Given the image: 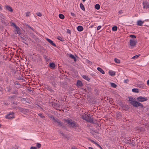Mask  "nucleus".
I'll use <instances>...</instances> for the list:
<instances>
[{
    "mask_svg": "<svg viewBox=\"0 0 149 149\" xmlns=\"http://www.w3.org/2000/svg\"><path fill=\"white\" fill-rule=\"evenodd\" d=\"M82 118L83 119L85 120L88 122H93L92 119L91 118V117L88 116V115L84 114L82 115Z\"/></svg>",
    "mask_w": 149,
    "mask_h": 149,
    "instance_id": "obj_3",
    "label": "nucleus"
},
{
    "mask_svg": "<svg viewBox=\"0 0 149 149\" xmlns=\"http://www.w3.org/2000/svg\"><path fill=\"white\" fill-rule=\"evenodd\" d=\"M129 36L130 37L132 38V39L136 38V36L134 35H130Z\"/></svg>",
    "mask_w": 149,
    "mask_h": 149,
    "instance_id": "obj_33",
    "label": "nucleus"
},
{
    "mask_svg": "<svg viewBox=\"0 0 149 149\" xmlns=\"http://www.w3.org/2000/svg\"><path fill=\"white\" fill-rule=\"evenodd\" d=\"M0 17H1L3 19H4L5 18V17L3 16V15L1 13H0Z\"/></svg>",
    "mask_w": 149,
    "mask_h": 149,
    "instance_id": "obj_31",
    "label": "nucleus"
},
{
    "mask_svg": "<svg viewBox=\"0 0 149 149\" xmlns=\"http://www.w3.org/2000/svg\"><path fill=\"white\" fill-rule=\"evenodd\" d=\"M29 28L30 29V28H31V27L30 26V27H29Z\"/></svg>",
    "mask_w": 149,
    "mask_h": 149,
    "instance_id": "obj_54",
    "label": "nucleus"
},
{
    "mask_svg": "<svg viewBox=\"0 0 149 149\" xmlns=\"http://www.w3.org/2000/svg\"><path fill=\"white\" fill-rule=\"evenodd\" d=\"M86 62L87 63H88L89 64H91L92 63L90 61H89L88 60H86Z\"/></svg>",
    "mask_w": 149,
    "mask_h": 149,
    "instance_id": "obj_42",
    "label": "nucleus"
},
{
    "mask_svg": "<svg viewBox=\"0 0 149 149\" xmlns=\"http://www.w3.org/2000/svg\"><path fill=\"white\" fill-rule=\"evenodd\" d=\"M69 57L71 58L72 59H73L75 61H76V59L75 57L72 54H70Z\"/></svg>",
    "mask_w": 149,
    "mask_h": 149,
    "instance_id": "obj_18",
    "label": "nucleus"
},
{
    "mask_svg": "<svg viewBox=\"0 0 149 149\" xmlns=\"http://www.w3.org/2000/svg\"><path fill=\"white\" fill-rule=\"evenodd\" d=\"M97 70L100 71L103 74H104L105 73L104 70L101 68L98 67L97 68Z\"/></svg>",
    "mask_w": 149,
    "mask_h": 149,
    "instance_id": "obj_16",
    "label": "nucleus"
},
{
    "mask_svg": "<svg viewBox=\"0 0 149 149\" xmlns=\"http://www.w3.org/2000/svg\"><path fill=\"white\" fill-rule=\"evenodd\" d=\"M115 62L117 63H120V60L116 58L114 60Z\"/></svg>",
    "mask_w": 149,
    "mask_h": 149,
    "instance_id": "obj_24",
    "label": "nucleus"
},
{
    "mask_svg": "<svg viewBox=\"0 0 149 149\" xmlns=\"http://www.w3.org/2000/svg\"><path fill=\"white\" fill-rule=\"evenodd\" d=\"M46 40L48 41V42H49L50 43L51 45H52L54 46H56V45L51 40L48 38H47Z\"/></svg>",
    "mask_w": 149,
    "mask_h": 149,
    "instance_id": "obj_11",
    "label": "nucleus"
},
{
    "mask_svg": "<svg viewBox=\"0 0 149 149\" xmlns=\"http://www.w3.org/2000/svg\"><path fill=\"white\" fill-rule=\"evenodd\" d=\"M72 127H76L77 126V125L76 123L73 122L72 120L67 119L65 120Z\"/></svg>",
    "mask_w": 149,
    "mask_h": 149,
    "instance_id": "obj_4",
    "label": "nucleus"
},
{
    "mask_svg": "<svg viewBox=\"0 0 149 149\" xmlns=\"http://www.w3.org/2000/svg\"><path fill=\"white\" fill-rule=\"evenodd\" d=\"M137 43V41L136 39H131L130 40L129 46L132 48L135 46Z\"/></svg>",
    "mask_w": 149,
    "mask_h": 149,
    "instance_id": "obj_2",
    "label": "nucleus"
},
{
    "mask_svg": "<svg viewBox=\"0 0 149 149\" xmlns=\"http://www.w3.org/2000/svg\"><path fill=\"white\" fill-rule=\"evenodd\" d=\"M80 7L81 9L82 10H85L84 7L82 3H81L80 4Z\"/></svg>",
    "mask_w": 149,
    "mask_h": 149,
    "instance_id": "obj_22",
    "label": "nucleus"
},
{
    "mask_svg": "<svg viewBox=\"0 0 149 149\" xmlns=\"http://www.w3.org/2000/svg\"><path fill=\"white\" fill-rule=\"evenodd\" d=\"M67 33H70V30H69L68 29H67Z\"/></svg>",
    "mask_w": 149,
    "mask_h": 149,
    "instance_id": "obj_39",
    "label": "nucleus"
},
{
    "mask_svg": "<svg viewBox=\"0 0 149 149\" xmlns=\"http://www.w3.org/2000/svg\"><path fill=\"white\" fill-rule=\"evenodd\" d=\"M101 28V26H98V27H97V30H98L100 29Z\"/></svg>",
    "mask_w": 149,
    "mask_h": 149,
    "instance_id": "obj_37",
    "label": "nucleus"
},
{
    "mask_svg": "<svg viewBox=\"0 0 149 149\" xmlns=\"http://www.w3.org/2000/svg\"><path fill=\"white\" fill-rule=\"evenodd\" d=\"M15 31H16L17 33L19 35L21 34V33L20 32V29L17 26L15 28Z\"/></svg>",
    "mask_w": 149,
    "mask_h": 149,
    "instance_id": "obj_12",
    "label": "nucleus"
},
{
    "mask_svg": "<svg viewBox=\"0 0 149 149\" xmlns=\"http://www.w3.org/2000/svg\"><path fill=\"white\" fill-rule=\"evenodd\" d=\"M147 84L149 86V80L147 81Z\"/></svg>",
    "mask_w": 149,
    "mask_h": 149,
    "instance_id": "obj_43",
    "label": "nucleus"
},
{
    "mask_svg": "<svg viewBox=\"0 0 149 149\" xmlns=\"http://www.w3.org/2000/svg\"><path fill=\"white\" fill-rule=\"evenodd\" d=\"M36 148H37V149L38 148V149L40 148L41 147V144L39 143H36Z\"/></svg>",
    "mask_w": 149,
    "mask_h": 149,
    "instance_id": "obj_19",
    "label": "nucleus"
},
{
    "mask_svg": "<svg viewBox=\"0 0 149 149\" xmlns=\"http://www.w3.org/2000/svg\"><path fill=\"white\" fill-rule=\"evenodd\" d=\"M123 13V11L122 10H120L118 12V13L120 14H121Z\"/></svg>",
    "mask_w": 149,
    "mask_h": 149,
    "instance_id": "obj_38",
    "label": "nucleus"
},
{
    "mask_svg": "<svg viewBox=\"0 0 149 149\" xmlns=\"http://www.w3.org/2000/svg\"><path fill=\"white\" fill-rule=\"evenodd\" d=\"M139 130L141 131H143V129L142 128H140Z\"/></svg>",
    "mask_w": 149,
    "mask_h": 149,
    "instance_id": "obj_45",
    "label": "nucleus"
},
{
    "mask_svg": "<svg viewBox=\"0 0 149 149\" xmlns=\"http://www.w3.org/2000/svg\"><path fill=\"white\" fill-rule=\"evenodd\" d=\"M137 86L141 88H146V85L142 82H140L138 83Z\"/></svg>",
    "mask_w": 149,
    "mask_h": 149,
    "instance_id": "obj_7",
    "label": "nucleus"
},
{
    "mask_svg": "<svg viewBox=\"0 0 149 149\" xmlns=\"http://www.w3.org/2000/svg\"><path fill=\"white\" fill-rule=\"evenodd\" d=\"M5 8L6 10L10 12H12L13 11V10L12 8L9 6L6 5L5 6Z\"/></svg>",
    "mask_w": 149,
    "mask_h": 149,
    "instance_id": "obj_10",
    "label": "nucleus"
},
{
    "mask_svg": "<svg viewBox=\"0 0 149 149\" xmlns=\"http://www.w3.org/2000/svg\"><path fill=\"white\" fill-rule=\"evenodd\" d=\"M82 1L83 2H84L86 1V0H82Z\"/></svg>",
    "mask_w": 149,
    "mask_h": 149,
    "instance_id": "obj_53",
    "label": "nucleus"
},
{
    "mask_svg": "<svg viewBox=\"0 0 149 149\" xmlns=\"http://www.w3.org/2000/svg\"><path fill=\"white\" fill-rule=\"evenodd\" d=\"M128 98V101L130 102V103L134 107H136L140 106L142 108H143V105L140 103L136 101L134 98L131 97H129Z\"/></svg>",
    "mask_w": 149,
    "mask_h": 149,
    "instance_id": "obj_1",
    "label": "nucleus"
},
{
    "mask_svg": "<svg viewBox=\"0 0 149 149\" xmlns=\"http://www.w3.org/2000/svg\"><path fill=\"white\" fill-rule=\"evenodd\" d=\"M136 100L139 102H143L147 101V99L146 97L140 96L137 97Z\"/></svg>",
    "mask_w": 149,
    "mask_h": 149,
    "instance_id": "obj_5",
    "label": "nucleus"
},
{
    "mask_svg": "<svg viewBox=\"0 0 149 149\" xmlns=\"http://www.w3.org/2000/svg\"><path fill=\"white\" fill-rule=\"evenodd\" d=\"M51 118L53 119V120H54V122L58 124L59 125H61V123L60 122V121L58 120H56L54 118L53 116H51Z\"/></svg>",
    "mask_w": 149,
    "mask_h": 149,
    "instance_id": "obj_9",
    "label": "nucleus"
},
{
    "mask_svg": "<svg viewBox=\"0 0 149 149\" xmlns=\"http://www.w3.org/2000/svg\"><path fill=\"white\" fill-rule=\"evenodd\" d=\"M112 30L113 31H116L117 30V27L116 26H114L112 27Z\"/></svg>",
    "mask_w": 149,
    "mask_h": 149,
    "instance_id": "obj_28",
    "label": "nucleus"
},
{
    "mask_svg": "<svg viewBox=\"0 0 149 149\" xmlns=\"http://www.w3.org/2000/svg\"><path fill=\"white\" fill-rule=\"evenodd\" d=\"M83 27L81 26H78L77 28V29L79 31H83Z\"/></svg>",
    "mask_w": 149,
    "mask_h": 149,
    "instance_id": "obj_13",
    "label": "nucleus"
},
{
    "mask_svg": "<svg viewBox=\"0 0 149 149\" xmlns=\"http://www.w3.org/2000/svg\"><path fill=\"white\" fill-rule=\"evenodd\" d=\"M30 149H37V148L35 147L31 146L30 147Z\"/></svg>",
    "mask_w": 149,
    "mask_h": 149,
    "instance_id": "obj_35",
    "label": "nucleus"
},
{
    "mask_svg": "<svg viewBox=\"0 0 149 149\" xmlns=\"http://www.w3.org/2000/svg\"><path fill=\"white\" fill-rule=\"evenodd\" d=\"M82 77L84 79L86 80H87L88 81L90 79L88 78V77L86 75H83L82 76Z\"/></svg>",
    "mask_w": 149,
    "mask_h": 149,
    "instance_id": "obj_20",
    "label": "nucleus"
},
{
    "mask_svg": "<svg viewBox=\"0 0 149 149\" xmlns=\"http://www.w3.org/2000/svg\"><path fill=\"white\" fill-rule=\"evenodd\" d=\"M59 17L61 19H63L64 18V15L61 14H60L59 15Z\"/></svg>",
    "mask_w": 149,
    "mask_h": 149,
    "instance_id": "obj_25",
    "label": "nucleus"
},
{
    "mask_svg": "<svg viewBox=\"0 0 149 149\" xmlns=\"http://www.w3.org/2000/svg\"><path fill=\"white\" fill-rule=\"evenodd\" d=\"M111 85L112 87L115 88H116L117 86L115 84L113 83H111Z\"/></svg>",
    "mask_w": 149,
    "mask_h": 149,
    "instance_id": "obj_26",
    "label": "nucleus"
},
{
    "mask_svg": "<svg viewBox=\"0 0 149 149\" xmlns=\"http://www.w3.org/2000/svg\"><path fill=\"white\" fill-rule=\"evenodd\" d=\"M88 148H89V149H93V148L91 147H89Z\"/></svg>",
    "mask_w": 149,
    "mask_h": 149,
    "instance_id": "obj_49",
    "label": "nucleus"
},
{
    "mask_svg": "<svg viewBox=\"0 0 149 149\" xmlns=\"http://www.w3.org/2000/svg\"><path fill=\"white\" fill-rule=\"evenodd\" d=\"M57 39L59 40H60L62 41H63V39L61 37H60V36H58V37H57Z\"/></svg>",
    "mask_w": 149,
    "mask_h": 149,
    "instance_id": "obj_29",
    "label": "nucleus"
},
{
    "mask_svg": "<svg viewBox=\"0 0 149 149\" xmlns=\"http://www.w3.org/2000/svg\"><path fill=\"white\" fill-rule=\"evenodd\" d=\"M132 91L133 92L138 93L139 92V90L137 88H133Z\"/></svg>",
    "mask_w": 149,
    "mask_h": 149,
    "instance_id": "obj_17",
    "label": "nucleus"
},
{
    "mask_svg": "<svg viewBox=\"0 0 149 149\" xmlns=\"http://www.w3.org/2000/svg\"><path fill=\"white\" fill-rule=\"evenodd\" d=\"M95 8L97 10H99L100 8V5L98 4H96L95 6Z\"/></svg>",
    "mask_w": 149,
    "mask_h": 149,
    "instance_id": "obj_23",
    "label": "nucleus"
},
{
    "mask_svg": "<svg viewBox=\"0 0 149 149\" xmlns=\"http://www.w3.org/2000/svg\"><path fill=\"white\" fill-rule=\"evenodd\" d=\"M39 116H40L41 117L43 118V116L42 115L41 113H39L38 114Z\"/></svg>",
    "mask_w": 149,
    "mask_h": 149,
    "instance_id": "obj_40",
    "label": "nucleus"
},
{
    "mask_svg": "<svg viewBox=\"0 0 149 149\" xmlns=\"http://www.w3.org/2000/svg\"><path fill=\"white\" fill-rule=\"evenodd\" d=\"M90 141L94 143H95V142H94V141L91 139H90Z\"/></svg>",
    "mask_w": 149,
    "mask_h": 149,
    "instance_id": "obj_44",
    "label": "nucleus"
},
{
    "mask_svg": "<svg viewBox=\"0 0 149 149\" xmlns=\"http://www.w3.org/2000/svg\"><path fill=\"white\" fill-rule=\"evenodd\" d=\"M95 144H96L97 146H98V145H99V144H97L95 142Z\"/></svg>",
    "mask_w": 149,
    "mask_h": 149,
    "instance_id": "obj_50",
    "label": "nucleus"
},
{
    "mask_svg": "<svg viewBox=\"0 0 149 149\" xmlns=\"http://www.w3.org/2000/svg\"><path fill=\"white\" fill-rule=\"evenodd\" d=\"M30 14V12H27L25 13L26 16V17L29 16Z\"/></svg>",
    "mask_w": 149,
    "mask_h": 149,
    "instance_id": "obj_30",
    "label": "nucleus"
},
{
    "mask_svg": "<svg viewBox=\"0 0 149 149\" xmlns=\"http://www.w3.org/2000/svg\"><path fill=\"white\" fill-rule=\"evenodd\" d=\"M72 149H77V148H75V147H72Z\"/></svg>",
    "mask_w": 149,
    "mask_h": 149,
    "instance_id": "obj_47",
    "label": "nucleus"
},
{
    "mask_svg": "<svg viewBox=\"0 0 149 149\" xmlns=\"http://www.w3.org/2000/svg\"><path fill=\"white\" fill-rule=\"evenodd\" d=\"M5 118L8 119H11L14 118L13 113L12 112L7 114L5 116Z\"/></svg>",
    "mask_w": 149,
    "mask_h": 149,
    "instance_id": "obj_6",
    "label": "nucleus"
},
{
    "mask_svg": "<svg viewBox=\"0 0 149 149\" xmlns=\"http://www.w3.org/2000/svg\"><path fill=\"white\" fill-rule=\"evenodd\" d=\"M143 8H147L149 7V4L148 2L146 1H144L143 3Z\"/></svg>",
    "mask_w": 149,
    "mask_h": 149,
    "instance_id": "obj_8",
    "label": "nucleus"
},
{
    "mask_svg": "<svg viewBox=\"0 0 149 149\" xmlns=\"http://www.w3.org/2000/svg\"><path fill=\"white\" fill-rule=\"evenodd\" d=\"M98 146L101 149H103L100 145H98Z\"/></svg>",
    "mask_w": 149,
    "mask_h": 149,
    "instance_id": "obj_46",
    "label": "nucleus"
},
{
    "mask_svg": "<svg viewBox=\"0 0 149 149\" xmlns=\"http://www.w3.org/2000/svg\"><path fill=\"white\" fill-rule=\"evenodd\" d=\"M12 25L13 26H14L15 28L17 26L14 23H12Z\"/></svg>",
    "mask_w": 149,
    "mask_h": 149,
    "instance_id": "obj_36",
    "label": "nucleus"
},
{
    "mask_svg": "<svg viewBox=\"0 0 149 149\" xmlns=\"http://www.w3.org/2000/svg\"><path fill=\"white\" fill-rule=\"evenodd\" d=\"M30 29H31V30H33V31H34V29L32 28H30Z\"/></svg>",
    "mask_w": 149,
    "mask_h": 149,
    "instance_id": "obj_48",
    "label": "nucleus"
},
{
    "mask_svg": "<svg viewBox=\"0 0 149 149\" xmlns=\"http://www.w3.org/2000/svg\"><path fill=\"white\" fill-rule=\"evenodd\" d=\"M71 15L72 16H73V17H75L76 16L75 15L74 13H71Z\"/></svg>",
    "mask_w": 149,
    "mask_h": 149,
    "instance_id": "obj_41",
    "label": "nucleus"
},
{
    "mask_svg": "<svg viewBox=\"0 0 149 149\" xmlns=\"http://www.w3.org/2000/svg\"><path fill=\"white\" fill-rule=\"evenodd\" d=\"M1 124H0V128H1Z\"/></svg>",
    "mask_w": 149,
    "mask_h": 149,
    "instance_id": "obj_52",
    "label": "nucleus"
},
{
    "mask_svg": "<svg viewBox=\"0 0 149 149\" xmlns=\"http://www.w3.org/2000/svg\"><path fill=\"white\" fill-rule=\"evenodd\" d=\"M77 86H81L82 85V84L81 82L80 81H78L77 83Z\"/></svg>",
    "mask_w": 149,
    "mask_h": 149,
    "instance_id": "obj_21",
    "label": "nucleus"
},
{
    "mask_svg": "<svg viewBox=\"0 0 149 149\" xmlns=\"http://www.w3.org/2000/svg\"><path fill=\"white\" fill-rule=\"evenodd\" d=\"M36 14L38 16H40V17L42 16L41 14L40 13H37Z\"/></svg>",
    "mask_w": 149,
    "mask_h": 149,
    "instance_id": "obj_34",
    "label": "nucleus"
},
{
    "mask_svg": "<svg viewBox=\"0 0 149 149\" xmlns=\"http://www.w3.org/2000/svg\"><path fill=\"white\" fill-rule=\"evenodd\" d=\"M27 26L28 28H29V27H30V26L29 25H27Z\"/></svg>",
    "mask_w": 149,
    "mask_h": 149,
    "instance_id": "obj_51",
    "label": "nucleus"
},
{
    "mask_svg": "<svg viewBox=\"0 0 149 149\" xmlns=\"http://www.w3.org/2000/svg\"><path fill=\"white\" fill-rule=\"evenodd\" d=\"M109 74L111 76H113L115 74V72L111 70L109 71Z\"/></svg>",
    "mask_w": 149,
    "mask_h": 149,
    "instance_id": "obj_15",
    "label": "nucleus"
},
{
    "mask_svg": "<svg viewBox=\"0 0 149 149\" xmlns=\"http://www.w3.org/2000/svg\"><path fill=\"white\" fill-rule=\"evenodd\" d=\"M143 21H142L141 20H138L137 22V25L139 26H141L143 23Z\"/></svg>",
    "mask_w": 149,
    "mask_h": 149,
    "instance_id": "obj_14",
    "label": "nucleus"
},
{
    "mask_svg": "<svg viewBox=\"0 0 149 149\" xmlns=\"http://www.w3.org/2000/svg\"><path fill=\"white\" fill-rule=\"evenodd\" d=\"M139 56V55H138L132 57V59L136 58Z\"/></svg>",
    "mask_w": 149,
    "mask_h": 149,
    "instance_id": "obj_32",
    "label": "nucleus"
},
{
    "mask_svg": "<svg viewBox=\"0 0 149 149\" xmlns=\"http://www.w3.org/2000/svg\"><path fill=\"white\" fill-rule=\"evenodd\" d=\"M50 67L52 68H54L55 67V64L53 63H50L49 64Z\"/></svg>",
    "mask_w": 149,
    "mask_h": 149,
    "instance_id": "obj_27",
    "label": "nucleus"
}]
</instances>
